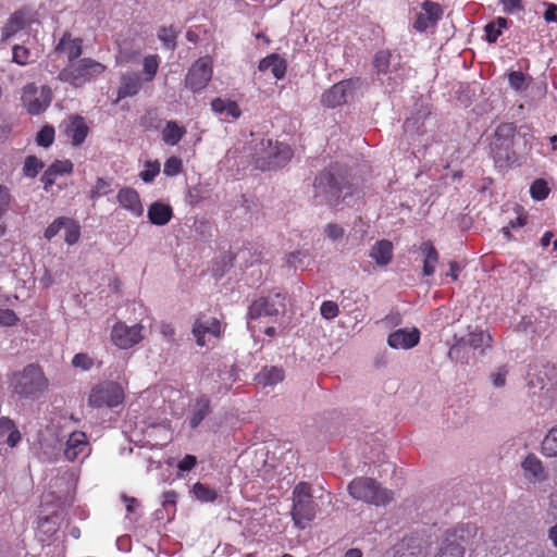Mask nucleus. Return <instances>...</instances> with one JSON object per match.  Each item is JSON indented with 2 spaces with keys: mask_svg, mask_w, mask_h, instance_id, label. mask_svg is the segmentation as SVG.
Returning <instances> with one entry per match:
<instances>
[{
  "mask_svg": "<svg viewBox=\"0 0 557 557\" xmlns=\"http://www.w3.org/2000/svg\"><path fill=\"white\" fill-rule=\"evenodd\" d=\"M9 386L20 397L37 399L48 389L49 382L41 368L30 363L10 375Z\"/></svg>",
  "mask_w": 557,
  "mask_h": 557,
  "instance_id": "f257e3e1",
  "label": "nucleus"
},
{
  "mask_svg": "<svg viewBox=\"0 0 557 557\" xmlns=\"http://www.w3.org/2000/svg\"><path fill=\"white\" fill-rule=\"evenodd\" d=\"M349 495L356 499L374 506H386L394 499V493L383 487L374 479L359 476L348 484Z\"/></svg>",
  "mask_w": 557,
  "mask_h": 557,
  "instance_id": "f03ea898",
  "label": "nucleus"
},
{
  "mask_svg": "<svg viewBox=\"0 0 557 557\" xmlns=\"http://www.w3.org/2000/svg\"><path fill=\"white\" fill-rule=\"evenodd\" d=\"M314 197L330 206L345 203L351 206L354 201V188L348 183L334 182L330 173H323L314 181Z\"/></svg>",
  "mask_w": 557,
  "mask_h": 557,
  "instance_id": "7ed1b4c3",
  "label": "nucleus"
},
{
  "mask_svg": "<svg viewBox=\"0 0 557 557\" xmlns=\"http://www.w3.org/2000/svg\"><path fill=\"white\" fill-rule=\"evenodd\" d=\"M106 66L92 59H81L69 63L59 74L62 82L69 83L75 87H82L92 78L102 74Z\"/></svg>",
  "mask_w": 557,
  "mask_h": 557,
  "instance_id": "20e7f679",
  "label": "nucleus"
},
{
  "mask_svg": "<svg viewBox=\"0 0 557 557\" xmlns=\"http://www.w3.org/2000/svg\"><path fill=\"white\" fill-rule=\"evenodd\" d=\"M317 513V505L312 500L310 485L301 482L293 491L292 517L299 529H305L312 521Z\"/></svg>",
  "mask_w": 557,
  "mask_h": 557,
  "instance_id": "39448f33",
  "label": "nucleus"
},
{
  "mask_svg": "<svg viewBox=\"0 0 557 557\" xmlns=\"http://www.w3.org/2000/svg\"><path fill=\"white\" fill-rule=\"evenodd\" d=\"M476 534L478 528L472 523L462 524L453 532H448L435 557H463L465 545Z\"/></svg>",
  "mask_w": 557,
  "mask_h": 557,
  "instance_id": "423d86ee",
  "label": "nucleus"
},
{
  "mask_svg": "<svg viewBox=\"0 0 557 557\" xmlns=\"http://www.w3.org/2000/svg\"><path fill=\"white\" fill-rule=\"evenodd\" d=\"M124 400V392L122 386L112 381H106L92 387L89 394L88 403L91 407L114 408Z\"/></svg>",
  "mask_w": 557,
  "mask_h": 557,
  "instance_id": "0eeeda50",
  "label": "nucleus"
},
{
  "mask_svg": "<svg viewBox=\"0 0 557 557\" xmlns=\"http://www.w3.org/2000/svg\"><path fill=\"white\" fill-rule=\"evenodd\" d=\"M516 137V127L511 123H504L497 126L494 139L491 144L492 151L498 160L509 161L516 156L513 149Z\"/></svg>",
  "mask_w": 557,
  "mask_h": 557,
  "instance_id": "6e6552de",
  "label": "nucleus"
},
{
  "mask_svg": "<svg viewBox=\"0 0 557 557\" xmlns=\"http://www.w3.org/2000/svg\"><path fill=\"white\" fill-rule=\"evenodd\" d=\"M52 99L51 89L48 86L37 88L34 84H28L23 89L22 102L27 112L36 115L45 111Z\"/></svg>",
  "mask_w": 557,
  "mask_h": 557,
  "instance_id": "1a4fd4ad",
  "label": "nucleus"
},
{
  "mask_svg": "<svg viewBox=\"0 0 557 557\" xmlns=\"http://www.w3.org/2000/svg\"><path fill=\"white\" fill-rule=\"evenodd\" d=\"M284 310V297L277 293L255 300L249 307L248 318L259 319L261 317H275L283 313Z\"/></svg>",
  "mask_w": 557,
  "mask_h": 557,
  "instance_id": "9d476101",
  "label": "nucleus"
},
{
  "mask_svg": "<svg viewBox=\"0 0 557 557\" xmlns=\"http://www.w3.org/2000/svg\"><path fill=\"white\" fill-rule=\"evenodd\" d=\"M143 326L140 324L127 325L119 322L111 331V339L121 349H127L143 339Z\"/></svg>",
  "mask_w": 557,
  "mask_h": 557,
  "instance_id": "9b49d317",
  "label": "nucleus"
},
{
  "mask_svg": "<svg viewBox=\"0 0 557 557\" xmlns=\"http://www.w3.org/2000/svg\"><path fill=\"white\" fill-rule=\"evenodd\" d=\"M212 77V64L209 58L197 60L189 69L185 78L186 87L193 91L203 89Z\"/></svg>",
  "mask_w": 557,
  "mask_h": 557,
  "instance_id": "f8f14e48",
  "label": "nucleus"
},
{
  "mask_svg": "<svg viewBox=\"0 0 557 557\" xmlns=\"http://www.w3.org/2000/svg\"><path fill=\"white\" fill-rule=\"evenodd\" d=\"M442 7L432 1H424L421 11L417 13L413 28L418 32H425L430 27H434L442 18Z\"/></svg>",
  "mask_w": 557,
  "mask_h": 557,
  "instance_id": "ddd939ff",
  "label": "nucleus"
},
{
  "mask_svg": "<svg viewBox=\"0 0 557 557\" xmlns=\"http://www.w3.org/2000/svg\"><path fill=\"white\" fill-rule=\"evenodd\" d=\"M221 332V323L215 318L198 319L193 326V335L199 346H205L212 337H219Z\"/></svg>",
  "mask_w": 557,
  "mask_h": 557,
  "instance_id": "4468645a",
  "label": "nucleus"
},
{
  "mask_svg": "<svg viewBox=\"0 0 557 557\" xmlns=\"http://www.w3.org/2000/svg\"><path fill=\"white\" fill-rule=\"evenodd\" d=\"M420 331L417 327L398 329L387 337V345L393 349H411L419 344Z\"/></svg>",
  "mask_w": 557,
  "mask_h": 557,
  "instance_id": "2eb2a0df",
  "label": "nucleus"
},
{
  "mask_svg": "<svg viewBox=\"0 0 557 557\" xmlns=\"http://www.w3.org/2000/svg\"><path fill=\"white\" fill-rule=\"evenodd\" d=\"M88 455V441L87 436L84 432L75 431L73 432L66 443L64 448V456L69 461H75L81 456Z\"/></svg>",
  "mask_w": 557,
  "mask_h": 557,
  "instance_id": "dca6fc26",
  "label": "nucleus"
},
{
  "mask_svg": "<svg viewBox=\"0 0 557 557\" xmlns=\"http://www.w3.org/2000/svg\"><path fill=\"white\" fill-rule=\"evenodd\" d=\"M352 83L343 81L333 85L322 95V104L329 108H335L347 101V97L351 92Z\"/></svg>",
  "mask_w": 557,
  "mask_h": 557,
  "instance_id": "f3484780",
  "label": "nucleus"
},
{
  "mask_svg": "<svg viewBox=\"0 0 557 557\" xmlns=\"http://www.w3.org/2000/svg\"><path fill=\"white\" fill-rule=\"evenodd\" d=\"M392 54L388 50H381L376 52L373 59V66L379 76H387V85H396L401 77L398 75L392 76L393 71H396L395 64H391Z\"/></svg>",
  "mask_w": 557,
  "mask_h": 557,
  "instance_id": "a211bd4d",
  "label": "nucleus"
},
{
  "mask_svg": "<svg viewBox=\"0 0 557 557\" xmlns=\"http://www.w3.org/2000/svg\"><path fill=\"white\" fill-rule=\"evenodd\" d=\"M119 203L134 216H141L144 213V207L140 201L138 193L129 187L120 189L117 193Z\"/></svg>",
  "mask_w": 557,
  "mask_h": 557,
  "instance_id": "6ab92c4d",
  "label": "nucleus"
},
{
  "mask_svg": "<svg viewBox=\"0 0 557 557\" xmlns=\"http://www.w3.org/2000/svg\"><path fill=\"white\" fill-rule=\"evenodd\" d=\"M55 52L64 54L69 63L78 61L77 59L83 52L82 39L72 38L70 35L65 34L57 45Z\"/></svg>",
  "mask_w": 557,
  "mask_h": 557,
  "instance_id": "aec40b11",
  "label": "nucleus"
},
{
  "mask_svg": "<svg viewBox=\"0 0 557 557\" xmlns=\"http://www.w3.org/2000/svg\"><path fill=\"white\" fill-rule=\"evenodd\" d=\"M492 336L490 333L478 331L471 332L468 336L460 338L457 342L458 346H468L479 350L481 355H485L486 350L491 348Z\"/></svg>",
  "mask_w": 557,
  "mask_h": 557,
  "instance_id": "412c9836",
  "label": "nucleus"
},
{
  "mask_svg": "<svg viewBox=\"0 0 557 557\" xmlns=\"http://www.w3.org/2000/svg\"><path fill=\"white\" fill-rule=\"evenodd\" d=\"M141 83L138 73L127 72L121 77V85L117 90V100L133 97L140 90Z\"/></svg>",
  "mask_w": 557,
  "mask_h": 557,
  "instance_id": "4be33fe9",
  "label": "nucleus"
},
{
  "mask_svg": "<svg viewBox=\"0 0 557 557\" xmlns=\"http://www.w3.org/2000/svg\"><path fill=\"white\" fill-rule=\"evenodd\" d=\"M173 211L169 205L160 201L151 203L147 211V216L150 223L162 226L170 222L172 219Z\"/></svg>",
  "mask_w": 557,
  "mask_h": 557,
  "instance_id": "5701e85b",
  "label": "nucleus"
},
{
  "mask_svg": "<svg viewBox=\"0 0 557 557\" xmlns=\"http://www.w3.org/2000/svg\"><path fill=\"white\" fill-rule=\"evenodd\" d=\"M370 258H372L377 265L384 267L391 263L393 259V244L387 239L376 242L370 249Z\"/></svg>",
  "mask_w": 557,
  "mask_h": 557,
  "instance_id": "b1692460",
  "label": "nucleus"
},
{
  "mask_svg": "<svg viewBox=\"0 0 557 557\" xmlns=\"http://www.w3.org/2000/svg\"><path fill=\"white\" fill-rule=\"evenodd\" d=\"M65 133L74 146H79L87 136L88 127L83 117L72 116L69 120Z\"/></svg>",
  "mask_w": 557,
  "mask_h": 557,
  "instance_id": "393cba45",
  "label": "nucleus"
},
{
  "mask_svg": "<svg viewBox=\"0 0 557 557\" xmlns=\"http://www.w3.org/2000/svg\"><path fill=\"white\" fill-rule=\"evenodd\" d=\"M212 111L224 119L232 117L238 119L242 110L235 101L230 99L215 98L211 102Z\"/></svg>",
  "mask_w": 557,
  "mask_h": 557,
  "instance_id": "a878e982",
  "label": "nucleus"
},
{
  "mask_svg": "<svg viewBox=\"0 0 557 557\" xmlns=\"http://www.w3.org/2000/svg\"><path fill=\"white\" fill-rule=\"evenodd\" d=\"M259 70L261 72L270 71L275 78L281 79L285 75L286 63L277 54H270L259 62Z\"/></svg>",
  "mask_w": 557,
  "mask_h": 557,
  "instance_id": "bb28decb",
  "label": "nucleus"
},
{
  "mask_svg": "<svg viewBox=\"0 0 557 557\" xmlns=\"http://www.w3.org/2000/svg\"><path fill=\"white\" fill-rule=\"evenodd\" d=\"M210 399L202 395L196 399L189 418V426L196 429L210 413Z\"/></svg>",
  "mask_w": 557,
  "mask_h": 557,
  "instance_id": "cd10ccee",
  "label": "nucleus"
},
{
  "mask_svg": "<svg viewBox=\"0 0 557 557\" xmlns=\"http://www.w3.org/2000/svg\"><path fill=\"white\" fill-rule=\"evenodd\" d=\"M420 251L424 256L423 274L430 276L434 274L435 267L438 262L440 256L433 244L429 240L423 242L420 246Z\"/></svg>",
  "mask_w": 557,
  "mask_h": 557,
  "instance_id": "c85d7f7f",
  "label": "nucleus"
},
{
  "mask_svg": "<svg viewBox=\"0 0 557 557\" xmlns=\"http://www.w3.org/2000/svg\"><path fill=\"white\" fill-rule=\"evenodd\" d=\"M267 146L271 150H275L273 160L270 161L271 168L282 166L292 159L293 151L290 147L283 143H273L271 139H267Z\"/></svg>",
  "mask_w": 557,
  "mask_h": 557,
  "instance_id": "c756f323",
  "label": "nucleus"
},
{
  "mask_svg": "<svg viewBox=\"0 0 557 557\" xmlns=\"http://www.w3.org/2000/svg\"><path fill=\"white\" fill-rule=\"evenodd\" d=\"M284 380V371L278 367H264L257 375L256 381L262 386H273Z\"/></svg>",
  "mask_w": 557,
  "mask_h": 557,
  "instance_id": "7c9ffc66",
  "label": "nucleus"
},
{
  "mask_svg": "<svg viewBox=\"0 0 557 557\" xmlns=\"http://www.w3.org/2000/svg\"><path fill=\"white\" fill-rule=\"evenodd\" d=\"M5 437V443L10 447H15L22 436L14 422L9 418L0 419V438Z\"/></svg>",
  "mask_w": 557,
  "mask_h": 557,
  "instance_id": "2f4dec72",
  "label": "nucleus"
},
{
  "mask_svg": "<svg viewBox=\"0 0 557 557\" xmlns=\"http://www.w3.org/2000/svg\"><path fill=\"white\" fill-rule=\"evenodd\" d=\"M186 134V129L174 121H168L161 132L162 140L170 146H175Z\"/></svg>",
  "mask_w": 557,
  "mask_h": 557,
  "instance_id": "473e14b6",
  "label": "nucleus"
},
{
  "mask_svg": "<svg viewBox=\"0 0 557 557\" xmlns=\"http://www.w3.org/2000/svg\"><path fill=\"white\" fill-rule=\"evenodd\" d=\"M541 451L545 457H557V424L544 436Z\"/></svg>",
  "mask_w": 557,
  "mask_h": 557,
  "instance_id": "72a5a7b5",
  "label": "nucleus"
},
{
  "mask_svg": "<svg viewBox=\"0 0 557 557\" xmlns=\"http://www.w3.org/2000/svg\"><path fill=\"white\" fill-rule=\"evenodd\" d=\"M522 469L525 473L530 474L533 479H540L543 473V467L541 460L534 455H529L522 461Z\"/></svg>",
  "mask_w": 557,
  "mask_h": 557,
  "instance_id": "f704fd0d",
  "label": "nucleus"
},
{
  "mask_svg": "<svg viewBox=\"0 0 557 557\" xmlns=\"http://www.w3.org/2000/svg\"><path fill=\"white\" fill-rule=\"evenodd\" d=\"M193 492L197 499L203 503H213L218 497V492L215 490L201 483H196L193 487Z\"/></svg>",
  "mask_w": 557,
  "mask_h": 557,
  "instance_id": "c9c22d12",
  "label": "nucleus"
},
{
  "mask_svg": "<svg viewBox=\"0 0 557 557\" xmlns=\"http://www.w3.org/2000/svg\"><path fill=\"white\" fill-rule=\"evenodd\" d=\"M26 24L25 15L22 12H16L7 23L4 27L5 37H10L22 29Z\"/></svg>",
  "mask_w": 557,
  "mask_h": 557,
  "instance_id": "e433bc0d",
  "label": "nucleus"
},
{
  "mask_svg": "<svg viewBox=\"0 0 557 557\" xmlns=\"http://www.w3.org/2000/svg\"><path fill=\"white\" fill-rule=\"evenodd\" d=\"M144 75L146 82H151L159 69V59L154 54H150L144 58L143 61Z\"/></svg>",
  "mask_w": 557,
  "mask_h": 557,
  "instance_id": "4c0bfd02",
  "label": "nucleus"
},
{
  "mask_svg": "<svg viewBox=\"0 0 557 557\" xmlns=\"http://www.w3.org/2000/svg\"><path fill=\"white\" fill-rule=\"evenodd\" d=\"M65 228V243L69 245H74L78 242L81 236L79 225L71 219L66 220Z\"/></svg>",
  "mask_w": 557,
  "mask_h": 557,
  "instance_id": "58836bf2",
  "label": "nucleus"
},
{
  "mask_svg": "<svg viewBox=\"0 0 557 557\" xmlns=\"http://www.w3.org/2000/svg\"><path fill=\"white\" fill-rule=\"evenodd\" d=\"M110 187H111L110 181L99 177L96 181L95 186L91 188V190L89 193V198L97 199L99 197L108 195L111 190Z\"/></svg>",
  "mask_w": 557,
  "mask_h": 557,
  "instance_id": "ea45409f",
  "label": "nucleus"
},
{
  "mask_svg": "<svg viewBox=\"0 0 557 557\" xmlns=\"http://www.w3.org/2000/svg\"><path fill=\"white\" fill-rule=\"evenodd\" d=\"M54 140V128L52 126H44L37 134L36 141L41 147H49Z\"/></svg>",
  "mask_w": 557,
  "mask_h": 557,
  "instance_id": "a19ab883",
  "label": "nucleus"
},
{
  "mask_svg": "<svg viewBox=\"0 0 557 557\" xmlns=\"http://www.w3.org/2000/svg\"><path fill=\"white\" fill-rule=\"evenodd\" d=\"M158 38L163 42L165 48H175L176 32L172 27L160 28L158 32Z\"/></svg>",
  "mask_w": 557,
  "mask_h": 557,
  "instance_id": "79ce46f5",
  "label": "nucleus"
},
{
  "mask_svg": "<svg viewBox=\"0 0 557 557\" xmlns=\"http://www.w3.org/2000/svg\"><path fill=\"white\" fill-rule=\"evenodd\" d=\"M42 168L44 164L41 161H39L35 156H29L25 160L23 171L26 176L34 177Z\"/></svg>",
  "mask_w": 557,
  "mask_h": 557,
  "instance_id": "37998d69",
  "label": "nucleus"
},
{
  "mask_svg": "<svg viewBox=\"0 0 557 557\" xmlns=\"http://www.w3.org/2000/svg\"><path fill=\"white\" fill-rule=\"evenodd\" d=\"M548 187L545 181L536 180L530 187L532 198L535 200H543L548 195Z\"/></svg>",
  "mask_w": 557,
  "mask_h": 557,
  "instance_id": "c03bdc74",
  "label": "nucleus"
},
{
  "mask_svg": "<svg viewBox=\"0 0 557 557\" xmlns=\"http://www.w3.org/2000/svg\"><path fill=\"white\" fill-rule=\"evenodd\" d=\"M12 195L7 186L0 185V219L10 210Z\"/></svg>",
  "mask_w": 557,
  "mask_h": 557,
  "instance_id": "a18cd8bd",
  "label": "nucleus"
},
{
  "mask_svg": "<svg viewBox=\"0 0 557 557\" xmlns=\"http://www.w3.org/2000/svg\"><path fill=\"white\" fill-rule=\"evenodd\" d=\"M72 364L75 368H79L83 371H88L94 366V359L89 357L87 354H76L72 359Z\"/></svg>",
  "mask_w": 557,
  "mask_h": 557,
  "instance_id": "49530a36",
  "label": "nucleus"
},
{
  "mask_svg": "<svg viewBox=\"0 0 557 557\" xmlns=\"http://www.w3.org/2000/svg\"><path fill=\"white\" fill-rule=\"evenodd\" d=\"M320 312L324 319L331 320L338 315L339 308L334 301H323L320 307Z\"/></svg>",
  "mask_w": 557,
  "mask_h": 557,
  "instance_id": "de8ad7c7",
  "label": "nucleus"
},
{
  "mask_svg": "<svg viewBox=\"0 0 557 557\" xmlns=\"http://www.w3.org/2000/svg\"><path fill=\"white\" fill-rule=\"evenodd\" d=\"M182 170V161L178 158L172 157L168 159L163 166V173L168 176L177 175Z\"/></svg>",
  "mask_w": 557,
  "mask_h": 557,
  "instance_id": "09e8293b",
  "label": "nucleus"
},
{
  "mask_svg": "<svg viewBox=\"0 0 557 557\" xmlns=\"http://www.w3.org/2000/svg\"><path fill=\"white\" fill-rule=\"evenodd\" d=\"M308 255L304 251H294L286 258V262L288 265L295 269H304L306 267L305 259H307Z\"/></svg>",
  "mask_w": 557,
  "mask_h": 557,
  "instance_id": "8fccbe9b",
  "label": "nucleus"
},
{
  "mask_svg": "<svg viewBox=\"0 0 557 557\" xmlns=\"http://www.w3.org/2000/svg\"><path fill=\"white\" fill-rule=\"evenodd\" d=\"M67 218H58L55 219L45 231V238L50 240L53 238L61 228H64V225L66 224Z\"/></svg>",
  "mask_w": 557,
  "mask_h": 557,
  "instance_id": "3c124183",
  "label": "nucleus"
},
{
  "mask_svg": "<svg viewBox=\"0 0 557 557\" xmlns=\"http://www.w3.org/2000/svg\"><path fill=\"white\" fill-rule=\"evenodd\" d=\"M29 54V50L23 46L13 47V60L20 65L27 64Z\"/></svg>",
  "mask_w": 557,
  "mask_h": 557,
  "instance_id": "603ef678",
  "label": "nucleus"
},
{
  "mask_svg": "<svg viewBox=\"0 0 557 557\" xmlns=\"http://www.w3.org/2000/svg\"><path fill=\"white\" fill-rule=\"evenodd\" d=\"M324 232L326 234V236L331 239V240H338V239H342L344 234H345V230L344 227H342L341 225L338 224H334V223H329L325 228H324Z\"/></svg>",
  "mask_w": 557,
  "mask_h": 557,
  "instance_id": "864d4df0",
  "label": "nucleus"
},
{
  "mask_svg": "<svg viewBox=\"0 0 557 557\" xmlns=\"http://www.w3.org/2000/svg\"><path fill=\"white\" fill-rule=\"evenodd\" d=\"M509 85L516 90L524 89L525 77L522 72L515 71L508 75Z\"/></svg>",
  "mask_w": 557,
  "mask_h": 557,
  "instance_id": "5fc2aeb1",
  "label": "nucleus"
},
{
  "mask_svg": "<svg viewBox=\"0 0 557 557\" xmlns=\"http://www.w3.org/2000/svg\"><path fill=\"white\" fill-rule=\"evenodd\" d=\"M18 318L13 310L0 309V326H12Z\"/></svg>",
  "mask_w": 557,
  "mask_h": 557,
  "instance_id": "6e6d98bb",
  "label": "nucleus"
},
{
  "mask_svg": "<svg viewBox=\"0 0 557 557\" xmlns=\"http://www.w3.org/2000/svg\"><path fill=\"white\" fill-rule=\"evenodd\" d=\"M273 154H275V150H271L267 146V140L261 141V153L259 157V160L262 162L260 166H268L271 168L270 161L273 160Z\"/></svg>",
  "mask_w": 557,
  "mask_h": 557,
  "instance_id": "4d7b16f0",
  "label": "nucleus"
},
{
  "mask_svg": "<svg viewBox=\"0 0 557 557\" xmlns=\"http://www.w3.org/2000/svg\"><path fill=\"white\" fill-rule=\"evenodd\" d=\"M159 171V164L148 163L146 169L140 173V178L146 183H150L153 181Z\"/></svg>",
  "mask_w": 557,
  "mask_h": 557,
  "instance_id": "13d9d810",
  "label": "nucleus"
},
{
  "mask_svg": "<svg viewBox=\"0 0 557 557\" xmlns=\"http://www.w3.org/2000/svg\"><path fill=\"white\" fill-rule=\"evenodd\" d=\"M50 168L52 169V171H54V174L58 176L59 174L71 173L73 164L69 160L55 161L50 165Z\"/></svg>",
  "mask_w": 557,
  "mask_h": 557,
  "instance_id": "bf43d9fd",
  "label": "nucleus"
},
{
  "mask_svg": "<svg viewBox=\"0 0 557 557\" xmlns=\"http://www.w3.org/2000/svg\"><path fill=\"white\" fill-rule=\"evenodd\" d=\"M507 370L502 367L498 368L496 372L491 374L492 383L495 387H503L506 383Z\"/></svg>",
  "mask_w": 557,
  "mask_h": 557,
  "instance_id": "052dcab7",
  "label": "nucleus"
},
{
  "mask_svg": "<svg viewBox=\"0 0 557 557\" xmlns=\"http://www.w3.org/2000/svg\"><path fill=\"white\" fill-rule=\"evenodd\" d=\"M159 333L162 336V338L166 342H172L175 336V331L173 326L169 323H161L159 325Z\"/></svg>",
  "mask_w": 557,
  "mask_h": 557,
  "instance_id": "680f3d73",
  "label": "nucleus"
},
{
  "mask_svg": "<svg viewBox=\"0 0 557 557\" xmlns=\"http://www.w3.org/2000/svg\"><path fill=\"white\" fill-rule=\"evenodd\" d=\"M55 178L57 175L54 174V171H52V169L49 166L41 176V182L44 183L46 190H48V188L54 184Z\"/></svg>",
  "mask_w": 557,
  "mask_h": 557,
  "instance_id": "e2e57ef3",
  "label": "nucleus"
},
{
  "mask_svg": "<svg viewBox=\"0 0 557 557\" xmlns=\"http://www.w3.org/2000/svg\"><path fill=\"white\" fill-rule=\"evenodd\" d=\"M196 457L193 455H186L178 463V469L182 471H189L196 465Z\"/></svg>",
  "mask_w": 557,
  "mask_h": 557,
  "instance_id": "0e129e2a",
  "label": "nucleus"
},
{
  "mask_svg": "<svg viewBox=\"0 0 557 557\" xmlns=\"http://www.w3.org/2000/svg\"><path fill=\"white\" fill-rule=\"evenodd\" d=\"M485 33L488 42H495L497 38L502 35V32L491 23H488L485 26Z\"/></svg>",
  "mask_w": 557,
  "mask_h": 557,
  "instance_id": "69168bd1",
  "label": "nucleus"
},
{
  "mask_svg": "<svg viewBox=\"0 0 557 557\" xmlns=\"http://www.w3.org/2000/svg\"><path fill=\"white\" fill-rule=\"evenodd\" d=\"M544 20L548 23H557V5L556 4H548L547 9L544 13Z\"/></svg>",
  "mask_w": 557,
  "mask_h": 557,
  "instance_id": "338daca9",
  "label": "nucleus"
},
{
  "mask_svg": "<svg viewBox=\"0 0 557 557\" xmlns=\"http://www.w3.org/2000/svg\"><path fill=\"white\" fill-rule=\"evenodd\" d=\"M527 222V219L525 216L523 215H519L516 218L515 221H511L509 226H506L503 228V233L505 236H508L509 235V232H510V228H517V227H521L525 224Z\"/></svg>",
  "mask_w": 557,
  "mask_h": 557,
  "instance_id": "774afa93",
  "label": "nucleus"
}]
</instances>
